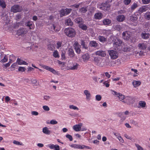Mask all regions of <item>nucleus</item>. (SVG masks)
<instances>
[{
    "instance_id": "obj_1",
    "label": "nucleus",
    "mask_w": 150,
    "mask_h": 150,
    "mask_svg": "<svg viewBox=\"0 0 150 150\" xmlns=\"http://www.w3.org/2000/svg\"><path fill=\"white\" fill-rule=\"evenodd\" d=\"M65 35L69 37H74L76 35V31L72 28H66L64 31Z\"/></svg>"
},
{
    "instance_id": "obj_2",
    "label": "nucleus",
    "mask_w": 150,
    "mask_h": 150,
    "mask_svg": "<svg viewBox=\"0 0 150 150\" xmlns=\"http://www.w3.org/2000/svg\"><path fill=\"white\" fill-rule=\"evenodd\" d=\"M108 52L111 59H115L118 57V53L116 50H109L108 51Z\"/></svg>"
},
{
    "instance_id": "obj_3",
    "label": "nucleus",
    "mask_w": 150,
    "mask_h": 150,
    "mask_svg": "<svg viewBox=\"0 0 150 150\" xmlns=\"http://www.w3.org/2000/svg\"><path fill=\"white\" fill-rule=\"evenodd\" d=\"M22 10V6L18 5H15L13 6L11 9V12L13 13L20 12Z\"/></svg>"
},
{
    "instance_id": "obj_4",
    "label": "nucleus",
    "mask_w": 150,
    "mask_h": 150,
    "mask_svg": "<svg viewBox=\"0 0 150 150\" xmlns=\"http://www.w3.org/2000/svg\"><path fill=\"white\" fill-rule=\"evenodd\" d=\"M94 61L96 65L99 67H103L104 65L103 62H102L101 58L100 57H94Z\"/></svg>"
},
{
    "instance_id": "obj_5",
    "label": "nucleus",
    "mask_w": 150,
    "mask_h": 150,
    "mask_svg": "<svg viewBox=\"0 0 150 150\" xmlns=\"http://www.w3.org/2000/svg\"><path fill=\"white\" fill-rule=\"evenodd\" d=\"M122 35V38L124 40H128L130 38L131 35V33L129 31H125L123 32Z\"/></svg>"
},
{
    "instance_id": "obj_6",
    "label": "nucleus",
    "mask_w": 150,
    "mask_h": 150,
    "mask_svg": "<svg viewBox=\"0 0 150 150\" xmlns=\"http://www.w3.org/2000/svg\"><path fill=\"white\" fill-rule=\"evenodd\" d=\"M28 32L25 28H20L17 31V34L18 35H22L25 34Z\"/></svg>"
},
{
    "instance_id": "obj_7",
    "label": "nucleus",
    "mask_w": 150,
    "mask_h": 150,
    "mask_svg": "<svg viewBox=\"0 0 150 150\" xmlns=\"http://www.w3.org/2000/svg\"><path fill=\"white\" fill-rule=\"evenodd\" d=\"M73 46L76 52L78 54H80L81 52V45L77 42H76L74 44Z\"/></svg>"
},
{
    "instance_id": "obj_8",
    "label": "nucleus",
    "mask_w": 150,
    "mask_h": 150,
    "mask_svg": "<svg viewBox=\"0 0 150 150\" xmlns=\"http://www.w3.org/2000/svg\"><path fill=\"white\" fill-rule=\"evenodd\" d=\"M113 41L114 45L117 46H121L122 44V40L117 37H115V38L114 39V41Z\"/></svg>"
},
{
    "instance_id": "obj_9",
    "label": "nucleus",
    "mask_w": 150,
    "mask_h": 150,
    "mask_svg": "<svg viewBox=\"0 0 150 150\" xmlns=\"http://www.w3.org/2000/svg\"><path fill=\"white\" fill-rule=\"evenodd\" d=\"M42 67L43 68L52 72L54 74H56L57 73V71L55 70H54L53 68L49 67V66L45 65H43L42 66Z\"/></svg>"
},
{
    "instance_id": "obj_10",
    "label": "nucleus",
    "mask_w": 150,
    "mask_h": 150,
    "mask_svg": "<svg viewBox=\"0 0 150 150\" xmlns=\"http://www.w3.org/2000/svg\"><path fill=\"white\" fill-rule=\"evenodd\" d=\"M25 26L29 28L30 30H33L34 29V26L33 22L31 21H28L25 22Z\"/></svg>"
},
{
    "instance_id": "obj_11",
    "label": "nucleus",
    "mask_w": 150,
    "mask_h": 150,
    "mask_svg": "<svg viewBox=\"0 0 150 150\" xmlns=\"http://www.w3.org/2000/svg\"><path fill=\"white\" fill-rule=\"evenodd\" d=\"M96 55L100 56L102 57H104L106 55L105 52L101 50L97 51L95 53Z\"/></svg>"
},
{
    "instance_id": "obj_12",
    "label": "nucleus",
    "mask_w": 150,
    "mask_h": 150,
    "mask_svg": "<svg viewBox=\"0 0 150 150\" xmlns=\"http://www.w3.org/2000/svg\"><path fill=\"white\" fill-rule=\"evenodd\" d=\"M82 126V124L80 123L78 125H74L73 127V129L76 131H79L81 130V127Z\"/></svg>"
},
{
    "instance_id": "obj_13",
    "label": "nucleus",
    "mask_w": 150,
    "mask_h": 150,
    "mask_svg": "<svg viewBox=\"0 0 150 150\" xmlns=\"http://www.w3.org/2000/svg\"><path fill=\"white\" fill-rule=\"evenodd\" d=\"M81 58L84 62L88 61L90 58V55L88 53H86L81 56Z\"/></svg>"
},
{
    "instance_id": "obj_14",
    "label": "nucleus",
    "mask_w": 150,
    "mask_h": 150,
    "mask_svg": "<svg viewBox=\"0 0 150 150\" xmlns=\"http://www.w3.org/2000/svg\"><path fill=\"white\" fill-rule=\"evenodd\" d=\"M84 93L86 96V99L89 100L91 98V95L90 92L88 90H85L84 91Z\"/></svg>"
},
{
    "instance_id": "obj_15",
    "label": "nucleus",
    "mask_w": 150,
    "mask_h": 150,
    "mask_svg": "<svg viewBox=\"0 0 150 150\" xmlns=\"http://www.w3.org/2000/svg\"><path fill=\"white\" fill-rule=\"evenodd\" d=\"M125 17L123 15H119L117 16L116 20L119 22H123L125 19Z\"/></svg>"
},
{
    "instance_id": "obj_16",
    "label": "nucleus",
    "mask_w": 150,
    "mask_h": 150,
    "mask_svg": "<svg viewBox=\"0 0 150 150\" xmlns=\"http://www.w3.org/2000/svg\"><path fill=\"white\" fill-rule=\"evenodd\" d=\"M141 36L143 39H147L149 38L150 36V35L149 33H142L141 34Z\"/></svg>"
},
{
    "instance_id": "obj_17",
    "label": "nucleus",
    "mask_w": 150,
    "mask_h": 150,
    "mask_svg": "<svg viewBox=\"0 0 150 150\" xmlns=\"http://www.w3.org/2000/svg\"><path fill=\"white\" fill-rule=\"evenodd\" d=\"M109 7L110 6L109 4H104L100 8L102 10L106 11L108 10Z\"/></svg>"
},
{
    "instance_id": "obj_18",
    "label": "nucleus",
    "mask_w": 150,
    "mask_h": 150,
    "mask_svg": "<svg viewBox=\"0 0 150 150\" xmlns=\"http://www.w3.org/2000/svg\"><path fill=\"white\" fill-rule=\"evenodd\" d=\"M68 53L69 55L71 57H73L75 55L74 52L72 49L69 48L68 49Z\"/></svg>"
},
{
    "instance_id": "obj_19",
    "label": "nucleus",
    "mask_w": 150,
    "mask_h": 150,
    "mask_svg": "<svg viewBox=\"0 0 150 150\" xmlns=\"http://www.w3.org/2000/svg\"><path fill=\"white\" fill-rule=\"evenodd\" d=\"M148 10L147 7L142 6L140 7L138 11L139 13L141 14L143 12L146 11Z\"/></svg>"
},
{
    "instance_id": "obj_20",
    "label": "nucleus",
    "mask_w": 150,
    "mask_h": 150,
    "mask_svg": "<svg viewBox=\"0 0 150 150\" xmlns=\"http://www.w3.org/2000/svg\"><path fill=\"white\" fill-rule=\"evenodd\" d=\"M17 62L18 65H20L22 64L27 65L28 64V63L24 61L19 58H18L17 60Z\"/></svg>"
},
{
    "instance_id": "obj_21",
    "label": "nucleus",
    "mask_w": 150,
    "mask_h": 150,
    "mask_svg": "<svg viewBox=\"0 0 150 150\" xmlns=\"http://www.w3.org/2000/svg\"><path fill=\"white\" fill-rule=\"evenodd\" d=\"M74 21L76 23L79 24H81V23L83 22V20L81 17H79L75 18L74 19Z\"/></svg>"
},
{
    "instance_id": "obj_22",
    "label": "nucleus",
    "mask_w": 150,
    "mask_h": 150,
    "mask_svg": "<svg viewBox=\"0 0 150 150\" xmlns=\"http://www.w3.org/2000/svg\"><path fill=\"white\" fill-rule=\"evenodd\" d=\"M65 23L66 25L68 26H72L73 24V22L70 18H68L65 20Z\"/></svg>"
},
{
    "instance_id": "obj_23",
    "label": "nucleus",
    "mask_w": 150,
    "mask_h": 150,
    "mask_svg": "<svg viewBox=\"0 0 150 150\" xmlns=\"http://www.w3.org/2000/svg\"><path fill=\"white\" fill-rule=\"evenodd\" d=\"M43 132L46 134H50L51 133V132L49 130H48L47 127H44L42 129Z\"/></svg>"
},
{
    "instance_id": "obj_24",
    "label": "nucleus",
    "mask_w": 150,
    "mask_h": 150,
    "mask_svg": "<svg viewBox=\"0 0 150 150\" xmlns=\"http://www.w3.org/2000/svg\"><path fill=\"white\" fill-rule=\"evenodd\" d=\"M79 27L83 30L86 31L87 29V27L85 24L81 23L79 24Z\"/></svg>"
},
{
    "instance_id": "obj_25",
    "label": "nucleus",
    "mask_w": 150,
    "mask_h": 150,
    "mask_svg": "<svg viewBox=\"0 0 150 150\" xmlns=\"http://www.w3.org/2000/svg\"><path fill=\"white\" fill-rule=\"evenodd\" d=\"M102 14L101 13H96L94 15V17L96 19H101L102 17Z\"/></svg>"
},
{
    "instance_id": "obj_26",
    "label": "nucleus",
    "mask_w": 150,
    "mask_h": 150,
    "mask_svg": "<svg viewBox=\"0 0 150 150\" xmlns=\"http://www.w3.org/2000/svg\"><path fill=\"white\" fill-rule=\"evenodd\" d=\"M138 47H139V49L144 50L146 48V45L144 43H140L138 45Z\"/></svg>"
},
{
    "instance_id": "obj_27",
    "label": "nucleus",
    "mask_w": 150,
    "mask_h": 150,
    "mask_svg": "<svg viewBox=\"0 0 150 150\" xmlns=\"http://www.w3.org/2000/svg\"><path fill=\"white\" fill-rule=\"evenodd\" d=\"M89 44L91 47H96L98 45V44L95 41H93L90 42Z\"/></svg>"
},
{
    "instance_id": "obj_28",
    "label": "nucleus",
    "mask_w": 150,
    "mask_h": 150,
    "mask_svg": "<svg viewBox=\"0 0 150 150\" xmlns=\"http://www.w3.org/2000/svg\"><path fill=\"white\" fill-rule=\"evenodd\" d=\"M103 23L104 25H109L111 23L110 20L108 19H105L103 20Z\"/></svg>"
},
{
    "instance_id": "obj_29",
    "label": "nucleus",
    "mask_w": 150,
    "mask_h": 150,
    "mask_svg": "<svg viewBox=\"0 0 150 150\" xmlns=\"http://www.w3.org/2000/svg\"><path fill=\"white\" fill-rule=\"evenodd\" d=\"M139 105L140 107L138 106V108H140V107L142 108H144L146 106V103L144 101H140L139 102Z\"/></svg>"
},
{
    "instance_id": "obj_30",
    "label": "nucleus",
    "mask_w": 150,
    "mask_h": 150,
    "mask_svg": "<svg viewBox=\"0 0 150 150\" xmlns=\"http://www.w3.org/2000/svg\"><path fill=\"white\" fill-rule=\"evenodd\" d=\"M98 38L99 41L103 42H106L107 40V39L103 36H99Z\"/></svg>"
},
{
    "instance_id": "obj_31",
    "label": "nucleus",
    "mask_w": 150,
    "mask_h": 150,
    "mask_svg": "<svg viewBox=\"0 0 150 150\" xmlns=\"http://www.w3.org/2000/svg\"><path fill=\"white\" fill-rule=\"evenodd\" d=\"M125 99L128 101H127V102H128V103L129 104L132 103L133 102V98L130 96H127L125 97Z\"/></svg>"
},
{
    "instance_id": "obj_32",
    "label": "nucleus",
    "mask_w": 150,
    "mask_h": 150,
    "mask_svg": "<svg viewBox=\"0 0 150 150\" xmlns=\"http://www.w3.org/2000/svg\"><path fill=\"white\" fill-rule=\"evenodd\" d=\"M87 11V7H83L79 9V12L81 13H86Z\"/></svg>"
},
{
    "instance_id": "obj_33",
    "label": "nucleus",
    "mask_w": 150,
    "mask_h": 150,
    "mask_svg": "<svg viewBox=\"0 0 150 150\" xmlns=\"http://www.w3.org/2000/svg\"><path fill=\"white\" fill-rule=\"evenodd\" d=\"M132 84L135 87H136L140 85L141 82L139 81H134L132 82Z\"/></svg>"
},
{
    "instance_id": "obj_34",
    "label": "nucleus",
    "mask_w": 150,
    "mask_h": 150,
    "mask_svg": "<svg viewBox=\"0 0 150 150\" xmlns=\"http://www.w3.org/2000/svg\"><path fill=\"white\" fill-rule=\"evenodd\" d=\"M81 44L82 48L85 49H87L88 47L87 45H86L84 41L83 40H81Z\"/></svg>"
},
{
    "instance_id": "obj_35",
    "label": "nucleus",
    "mask_w": 150,
    "mask_h": 150,
    "mask_svg": "<svg viewBox=\"0 0 150 150\" xmlns=\"http://www.w3.org/2000/svg\"><path fill=\"white\" fill-rule=\"evenodd\" d=\"M1 18L4 21L8 19V17L5 13H3L1 15Z\"/></svg>"
},
{
    "instance_id": "obj_36",
    "label": "nucleus",
    "mask_w": 150,
    "mask_h": 150,
    "mask_svg": "<svg viewBox=\"0 0 150 150\" xmlns=\"http://www.w3.org/2000/svg\"><path fill=\"white\" fill-rule=\"evenodd\" d=\"M79 64L77 63H76L75 65H73V66H70L69 67V69L71 70H76L77 69Z\"/></svg>"
},
{
    "instance_id": "obj_37",
    "label": "nucleus",
    "mask_w": 150,
    "mask_h": 150,
    "mask_svg": "<svg viewBox=\"0 0 150 150\" xmlns=\"http://www.w3.org/2000/svg\"><path fill=\"white\" fill-rule=\"evenodd\" d=\"M70 146L74 148L81 149V148H82L81 146V145L76 144H72L70 145Z\"/></svg>"
},
{
    "instance_id": "obj_38",
    "label": "nucleus",
    "mask_w": 150,
    "mask_h": 150,
    "mask_svg": "<svg viewBox=\"0 0 150 150\" xmlns=\"http://www.w3.org/2000/svg\"><path fill=\"white\" fill-rule=\"evenodd\" d=\"M145 18L148 20H150V12H146L144 15Z\"/></svg>"
},
{
    "instance_id": "obj_39",
    "label": "nucleus",
    "mask_w": 150,
    "mask_h": 150,
    "mask_svg": "<svg viewBox=\"0 0 150 150\" xmlns=\"http://www.w3.org/2000/svg\"><path fill=\"white\" fill-rule=\"evenodd\" d=\"M0 6H1L3 8H6V5L5 2L3 0H0Z\"/></svg>"
},
{
    "instance_id": "obj_40",
    "label": "nucleus",
    "mask_w": 150,
    "mask_h": 150,
    "mask_svg": "<svg viewBox=\"0 0 150 150\" xmlns=\"http://www.w3.org/2000/svg\"><path fill=\"white\" fill-rule=\"evenodd\" d=\"M66 11H65V9H62L60 11V16L62 17L65 16L66 15Z\"/></svg>"
},
{
    "instance_id": "obj_41",
    "label": "nucleus",
    "mask_w": 150,
    "mask_h": 150,
    "mask_svg": "<svg viewBox=\"0 0 150 150\" xmlns=\"http://www.w3.org/2000/svg\"><path fill=\"white\" fill-rule=\"evenodd\" d=\"M26 69L24 67H19L18 69V71L20 72H23L25 71Z\"/></svg>"
},
{
    "instance_id": "obj_42",
    "label": "nucleus",
    "mask_w": 150,
    "mask_h": 150,
    "mask_svg": "<svg viewBox=\"0 0 150 150\" xmlns=\"http://www.w3.org/2000/svg\"><path fill=\"white\" fill-rule=\"evenodd\" d=\"M111 91L112 92V94L116 96L117 97L120 96V95L121 93L117 92L114 90H111Z\"/></svg>"
},
{
    "instance_id": "obj_43",
    "label": "nucleus",
    "mask_w": 150,
    "mask_h": 150,
    "mask_svg": "<svg viewBox=\"0 0 150 150\" xmlns=\"http://www.w3.org/2000/svg\"><path fill=\"white\" fill-rule=\"evenodd\" d=\"M53 56L55 58L59 57L58 52L57 50H55L53 52Z\"/></svg>"
},
{
    "instance_id": "obj_44",
    "label": "nucleus",
    "mask_w": 150,
    "mask_h": 150,
    "mask_svg": "<svg viewBox=\"0 0 150 150\" xmlns=\"http://www.w3.org/2000/svg\"><path fill=\"white\" fill-rule=\"evenodd\" d=\"M130 20L132 22L135 21L137 19V17L136 16H131L130 17Z\"/></svg>"
},
{
    "instance_id": "obj_45",
    "label": "nucleus",
    "mask_w": 150,
    "mask_h": 150,
    "mask_svg": "<svg viewBox=\"0 0 150 150\" xmlns=\"http://www.w3.org/2000/svg\"><path fill=\"white\" fill-rule=\"evenodd\" d=\"M8 60V58L6 55H5L4 58L0 62L1 63H5L7 62Z\"/></svg>"
},
{
    "instance_id": "obj_46",
    "label": "nucleus",
    "mask_w": 150,
    "mask_h": 150,
    "mask_svg": "<svg viewBox=\"0 0 150 150\" xmlns=\"http://www.w3.org/2000/svg\"><path fill=\"white\" fill-rule=\"evenodd\" d=\"M122 28L120 25H117L115 26V30L118 31H120V30H121Z\"/></svg>"
},
{
    "instance_id": "obj_47",
    "label": "nucleus",
    "mask_w": 150,
    "mask_h": 150,
    "mask_svg": "<svg viewBox=\"0 0 150 150\" xmlns=\"http://www.w3.org/2000/svg\"><path fill=\"white\" fill-rule=\"evenodd\" d=\"M69 108L71 109H72L73 110H79V108L77 107L74 106L73 105H71L69 106Z\"/></svg>"
},
{
    "instance_id": "obj_48",
    "label": "nucleus",
    "mask_w": 150,
    "mask_h": 150,
    "mask_svg": "<svg viewBox=\"0 0 150 150\" xmlns=\"http://www.w3.org/2000/svg\"><path fill=\"white\" fill-rule=\"evenodd\" d=\"M135 145L137 149V150H143V148L137 144H135Z\"/></svg>"
},
{
    "instance_id": "obj_49",
    "label": "nucleus",
    "mask_w": 150,
    "mask_h": 150,
    "mask_svg": "<svg viewBox=\"0 0 150 150\" xmlns=\"http://www.w3.org/2000/svg\"><path fill=\"white\" fill-rule=\"evenodd\" d=\"M111 32L110 30H104L103 33L107 35H108L111 33Z\"/></svg>"
},
{
    "instance_id": "obj_50",
    "label": "nucleus",
    "mask_w": 150,
    "mask_h": 150,
    "mask_svg": "<svg viewBox=\"0 0 150 150\" xmlns=\"http://www.w3.org/2000/svg\"><path fill=\"white\" fill-rule=\"evenodd\" d=\"M66 52L65 51H62L61 54L62 59H65Z\"/></svg>"
},
{
    "instance_id": "obj_51",
    "label": "nucleus",
    "mask_w": 150,
    "mask_h": 150,
    "mask_svg": "<svg viewBox=\"0 0 150 150\" xmlns=\"http://www.w3.org/2000/svg\"><path fill=\"white\" fill-rule=\"evenodd\" d=\"M138 6L137 4L136 3H134V4L132 6L131 8L132 10L134 9Z\"/></svg>"
},
{
    "instance_id": "obj_52",
    "label": "nucleus",
    "mask_w": 150,
    "mask_h": 150,
    "mask_svg": "<svg viewBox=\"0 0 150 150\" xmlns=\"http://www.w3.org/2000/svg\"><path fill=\"white\" fill-rule=\"evenodd\" d=\"M118 97L121 101H122L125 99L124 96L121 93L120 94V96Z\"/></svg>"
},
{
    "instance_id": "obj_53",
    "label": "nucleus",
    "mask_w": 150,
    "mask_h": 150,
    "mask_svg": "<svg viewBox=\"0 0 150 150\" xmlns=\"http://www.w3.org/2000/svg\"><path fill=\"white\" fill-rule=\"evenodd\" d=\"M66 137L67 138L69 139L70 141H71L73 140L72 137L71 135L67 134L66 135Z\"/></svg>"
},
{
    "instance_id": "obj_54",
    "label": "nucleus",
    "mask_w": 150,
    "mask_h": 150,
    "mask_svg": "<svg viewBox=\"0 0 150 150\" xmlns=\"http://www.w3.org/2000/svg\"><path fill=\"white\" fill-rule=\"evenodd\" d=\"M72 10V9L71 8H67L65 9V11H66V15H68L70 13Z\"/></svg>"
},
{
    "instance_id": "obj_55",
    "label": "nucleus",
    "mask_w": 150,
    "mask_h": 150,
    "mask_svg": "<svg viewBox=\"0 0 150 150\" xmlns=\"http://www.w3.org/2000/svg\"><path fill=\"white\" fill-rule=\"evenodd\" d=\"M51 27V29L52 30V31L53 30L55 32H57L59 31V30L57 29H56V26L54 24H52Z\"/></svg>"
},
{
    "instance_id": "obj_56",
    "label": "nucleus",
    "mask_w": 150,
    "mask_h": 150,
    "mask_svg": "<svg viewBox=\"0 0 150 150\" xmlns=\"http://www.w3.org/2000/svg\"><path fill=\"white\" fill-rule=\"evenodd\" d=\"M43 98L44 100L47 101H49L50 98V97L49 96L45 95L44 96Z\"/></svg>"
},
{
    "instance_id": "obj_57",
    "label": "nucleus",
    "mask_w": 150,
    "mask_h": 150,
    "mask_svg": "<svg viewBox=\"0 0 150 150\" xmlns=\"http://www.w3.org/2000/svg\"><path fill=\"white\" fill-rule=\"evenodd\" d=\"M80 5V4H74L73 5H71L70 7L73 8H77L79 7Z\"/></svg>"
},
{
    "instance_id": "obj_58",
    "label": "nucleus",
    "mask_w": 150,
    "mask_h": 150,
    "mask_svg": "<svg viewBox=\"0 0 150 150\" xmlns=\"http://www.w3.org/2000/svg\"><path fill=\"white\" fill-rule=\"evenodd\" d=\"M43 109L45 111H48L50 110L49 108L47 105H44L42 107Z\"/></svg>"
},
{
    "instance_id": "obj_59",
    "label": "nucleus",
    "mask_w": 150,
    "mask_h": 150,
    "mask_svg": "<svg viewBox=\"0 0 150 150\" xmlns=\"http://www.w3.org/2000/svg\"><path fill=\"white\" fill-rule=\"evenodd\" d=\"M31 82L33 84V86H37L36 83L37 82V81L36 79L31 80Z\"/></svg>"
},
{
    "instance_id": "obj_60",
    "label": "nucleus",
    "mask_w": 150,
    "mask_h": 150,
    "mask_svg": "<svg viewBox=\"0 0 150 150\" xmlns=\"http://www.w3.org/2000/svg\"><path fill=\"white\" fill-rule=\"evenodd\" d=\"M96 100L98 101H100L101 99V97L100 95H97L96 96Z\"/></svg>"
},
{
    "instance_id": "obj_61",
    "label": "nucleus",
    "mask_w": 150,
    "mask_h": 150,
    "mask_svg": "<svg viewBox=\"0 0 150 150\" xmlns=\"http://www.w3.org/2000/svg\"><path fill=\"white\" fill-rule=\"evenodd\" d=\"M62 44V42H61L58 41L57 43V48L59 49L60 47H61Z\"/></svg>"
},
{
    "instance_id": "obj_62",
    "label": "nucleus",
    "mask_w": 150,
    "mask_h": 150,
    "mask_svg": "<svg viewBox=\"0 0 150 150\" xmlns=\"http://www.w3.org/2000/svg\"><path fill=\"white\" fill-rule=\"evenodd\" d=\"M58 122L54 120H52L50 122V123L52 125L56 124Z\"/></svg>"
},
{
    "instance_id": "obj_63",
    "label": "nucleus",
    "mask_w": 150,
    "mask_h": 150,
    "mask_svg": "<svg viewBox=\"0 0 150 150\" xmlns=\"http://www.w3.org/2000/svg\"><path fill=\"white\" fill-rule=\"evenodd\" d=\"M131 2V0H124V3L125 5H128Z\"/></svg>"
},
{
    "instance_id": "obj_64",
    "label": "nucleus",
    "mask_w": 150,
    "mask_h": 150,
    "mask_svg": "<svg viewBox=\"0 0 150 150\" xmlns=\"http://www.w3.org/2000/svg\"><path fill=\"white\" fill-rule=\"evenodd\" d=\"M18 64V63L17 62H16L13 63L11 66V67L15 68L16 67H17Z\"/></svg>"
}]
</instances>
